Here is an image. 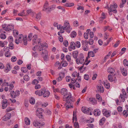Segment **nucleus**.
Here are the masks:
<instances>
[{
    "label": "nucleus",
    "instance_id": "obj_2",
    "mask_svg": "<svg viewBox=\"0 0 128 128\" xmlns=\"http://www.w3.org/2000/svg\"><path fill=\"white\" fill-rule=\"evenodd\" d=\"M64 100L65 101L66 103L69 104L71 102H73V99L72 95L70 93H68L67 96L64 97Z\"/></svg>",
    "mask_w": 128,
    "mask_h": 128
},
{
    "label": "nucleus",
    "instance_id": "obj_61",
    "mask_svg": "<svg viewBox=\"0 0 128 128\" xmlns=\"http://www.w3.org/2000/svg\"><path fill=\"white\" fill-rule=\"evenodd\" d=\"M32 33H30L29 34L28 37V41H30L32 36Z\"/></svg>",
    "mask_w": 128,
    "mask_h": 128
},
{
    "label": "nucleus",
    "instance_id": "obj_42",
    "mask_svg": "<svg viewBox=\"0 0 128 128\" xmlns=\"http://www.w3.org/2000/svg\"><path fill=\"white\" fill-rule=\"evenodd\" d=\"M6 35L2 33L0 34V38L2 39H4L6 38Z\"/></svg>",
    "mask_w": 128,
    "mask_h": 128
},
{
    "label": "nucleus",
    "instance_id": "obj_16",
    "mask_svg": "<svg viewBox=\"0 0 128 128\" xmlns=\"http://www.w3.org/2000/svg\"><path fill=\"white\" fill-rule=\"evenodd\" d=\"M65 74L64 72H60L59 74V76L57 79L58 82H60L62 80V78L64 77Z\"/></svg>",
    "mask_w": 128,
    "mask_h": 128
},
{
    "label": "nucleus",
    "instance_id": "obj_13",
    "mask_svg": "<svg viewBox=\"0 0 128 128\" xmlns=\"http://www.w3.org/2000/svg\"><path fill=\"white\" fill-rule=\"evenodd\" d=\"M14 28V25L11 24H10L7 25L6 27V31H11L13 30Z\"/></svg>",
    "mask_w": 128,
    "mask_h": 128
},
{
    "label": "nucleus",
    "instance_id": "obj_22",
    "mask_svg": "<svg viewBox=\"0 0 128 128\" xmlns=\"http://www.w3.org/2000/svg\"><path fill=\"white\" fill-rule=\"evenodd\" d=\"M101 113V112L98 109L94 110V116H99Z\"/></svg>",
    "mask_w": 128,
    "mask_h": 128
},
{
    "label": "nucleus",
    "instance_id": "obj_31",
    "mask_svg": "<svg viewBox=\"0 0 128 128\" xmlns=\"http://www.w3.org/2000/svg\"><path fill=\"white\" fill-rule=\"evenodd\" d=\"M106 121V119L104 117L100 119L99 121V124L100 125H102Z\"/></svg>",
    "mask_w": 128,
    "mask_h": 128
},
{
    "label": "nucleus",
    "instance_id": "obj_24",
    "mask_svg": "<svg viewBox=\"0 0 128 128\" xmlns=\"http://www.w3.org/2000/svg\"><path fill=\"white\" fill-rule=\"evenodd\" d=\"M121 71L123 76H126L127 75V70L124 68H120Z\"/></svg>",
    "mask_w": 128,
    "mask_h": 128
},
{
    "label": "nucleus",
    "instance_id": "obj_15",
    "mask_svg": "<svg viewBox=\"0 0 128 128\" xmlns=\"http://www.w3.org/2000/svg\"><path fill=\"white\" fill-rule=\"evenodd\" d=\"M107 71L109 73L112 74L113 76L115 75L116 73L114 70L113 68L110 67L107 70Z\"/></svg>",
    "mask_w": 128,
    "mask_h": 128
},
{
    "label": "nucleus",
    "instance_id": "obj_46",
    "mask_svg": "<svg viewBox=\"0 0 128 128\" xmlns=\"http://www.w3.org/2000/svg\"><path fill=\"white\" fill-rule=\"evenodd\" d=\"M104 85L107 89H109L110 87V84L109 83H107L105 82L104 83Z\"/></svg>",
    "mask_w": 128,
    "mask_h": 128
},
{
    "label": "nucleus",
    "instance_id": "obj_44",
    "mask_svg": "<svg viewBox=\"0 0 128 128\" xmlns=\"http://www.w3.org/2000/svg\"><path fill=\"white\" fill-rule=\"evenodd\" d=\"M50 8L49 7H48L47 8H46L45 9H43V10L45 11L47 13H48L52 10L50 9Z\"/></svg>",
    "mask_w": 128,
    "mask_h": 128
},
{
    "label": "nucleus",
    "instance_id": "obj_49",
    "mask_svg": "<svg viewBox=\"0 0 128 128\" xmlns=\"http://www.w3.org/2000/svg\"><path fill=\"white\" fill-rule=\"evenodd\" d=\"M24 11V10H23L22 12L18 13V15L20 16H25V14Z\"/></svg>",
    "mask_w": 128,
    "mask_h": 128
},
{
    "label": "nucleus",
    "instance_id": "obj_50",
    "mask_svg": "<svg viewBox=\"0 0 128 128\" xmlns=\"http://www.w3.org/2000/svg\"><path fill=\"white\" fill-rule=\"evenodd\" d=\"M124 64V66H128V62L126 59H124L123 61Z\"/></svg>",
    "mask_w": 128,
    "mask_h": 128
},
{
    "label": "nucleus",
    "instance_id": "obj_25",
    "mask_svg": "<svg viewBox=\"0 0 128 128\" xmlns=\"http://www.w3.org/2000/svg\"><path fill=\"white\" fill-rule=\"evenodd\" d=\"M78 51H74L72 53V56L74 58L76 59L78 55Z\"/></svg>",
    "mask_w": 128,
    "mask_h": 128
},
{
    "label": "nucleus",
    "instance_id": "obj_32",
    "mask_svg": "<svg viewBox=\"0 0 128 128\" xmlns=\"http://www.w3.org/2000/svg\"><path fill=\"white\" fill-rule=\"evenodd\" d=\"M74 5V4L72 3H66L64 4L65 6L66 7L72 6Z\"/></svg>",
    "mask_w": 128,
    "mask_h": 128
},
{
    "label": "nucleus",
    "instance_id": "obj_11",
    "mask_svg": "<svg viewBox=\"0 0 128 128\" xmlns=\"http://www.w3.org/2000/svg\"><path fill=\"white\" fill-rule=\"evenodd\" d=\"M24 36L22 34H20L18 40L16 39L15 40V43L16 44H19V42H21L22 40H23L24 38Z\"/></svg>",
    "mask_w": 128,
    "mask_h": 128
},
{
    "label": "nucleus",
    "instance_id": "obj_48",
    "mask_svg": "<svg viewBox=\"0 0 128 128\" xmlns=\"http://www.w3.org/2000/svg\"><path fill=\"white\" fill-rule=\"evenodd\" d=\"M96 98L100 101L102 100L101 96L99 94H96Z\"/></svg>",
    "mask_w": 128,
    "mask_h": 128
},
{
    "label": "nucleus",
    "instance_id": "obj_57",
    "mask_svg": "<svg viewBox=\"0 0 128 128\" xmlns=\"http://www.w3.org/2000/svg\"><path fill=\"white\" fill-rule=\"evenodd\" d=\"M70 105H67L66 106V109L67 110L69 108H70L73 107L72 104L70 102Z\"/></svg>",
    "mask_w": 128,
    "mask_h": 128
},
{
    "label": "nucleus",
    "instance_id": "obj_35",
    "mask_svg": "<svg viewBox=\"0 0 128 128\" xmlns=\"http://www.w3.org/2000/svg\"><path fill=\"white\" fill-rule=\"evenodd\" d=\"M47 44L46 43H44V44H42L40 46L38 49L40 51H41L42 50V48L43 47H46Z\"/></svg>",
    "mask_w": 128,
    "mask_h": 128
},
{
    "label": "nucleus",
    "instance_id": "obj_23",
    "mask_svg": "<svg viewBox=\"0 0 128 128\" xmlns=\"http://www.w3.org/2000/svg\"><path fill=\"white\" fill-rule=\"evenodd\" d=\"M38 36L36 35H34L33 36V39L32 40V44L33 45H34L36 44L37 42V40L36 39H37Z\"/></svg>",
    "mask_w": 128,
    "mask_h": 128
},
{
    "label": "nucleus",
    "instance_id": "obj_63",
    "mask_svg": "<svg viewBox=\"0 0 128 128\" xmlns=\"http://www.w3.org/2000/svg\"><path fill=\"white\" fill-rule=\"evenodd\" d=\"M68 65V63L66 61H64L63 62L62 64V66H63L65 67L66 66Z\"/></svg>",
    "mask_w": 128,
    "mask_h": 128
},
{
    "label": "nucleus",
    "instance_id": "obj_10",
    "mask_svg": "<svg viewBox=\"0 0 128 128\" xmlns=\"http://www.w3.org/2000/svg\"><path fill=\"white\" fill-rule=\"evenodd\" d=\"M87 100L90 103L92 104H96V100L95 98H88Z\"/></svg>",
    "mask_w": 128,
    "mask_h": 128
},
{
    "label": "nucleus",
    "instance_id": "obj_30",
    "mask_svg": "<svg viewBox=\"0 0 128 128\" xmlns=\"http://www.w3.org/2000/svg\"><path fill=\"white\" fill-rule=\"evenodd\" d=\"M94 54V52L92 51H90V52H88V58H90V57H94L95 56Z\"/></svg>",
    "mask_w": 128,
    "mask_h": 128
},
{
    "label": "nucleus",
    "instance_id": "obj_14",
    "mask_svg": "<svg viewBox=\"0 0 128 128\" xmlns=\"http://www.w3.org/2000/svg\"><path fill=\"white\" fill-rule=\"evenodd\" d=\"M110 112L109 111H108L105 109H104L102 110V113L103 115L106 117H108L110 116Z\"/></svg>",
    "mask_w": 128,
    "mask_h": 128
},
{
    "label": "nucleus",
    "instance_id": "obj_51",
    "mask_svg": "<svg viewBox=\"0 0 128 128\" xmlns=\"http://www.w3.org/2000/svg\"><path fill=\"white\" fill-rule=\"evenodd\" d=\"M8 40L10 43H12L13 41V38L12 36H10L8 37Z\"/></svg>",
    "mask_w": 128,
    "mask_h": 128
},
{
    "label": "nucleus",
    "instance_id": "obj_26",
    "mask_svg": "<svg viewBox=\"0 0 128 128\" xmlns=\"http://www.w3.org/2000/svg\"><path fill=\"white\" fill-rule=\"evenodd\" d=\"M26 12L28 14L32 16L34 14V12L31 9H29L26 10Z\"/></svg>",
    "mask_w": 128,
    "mask_h": 128
},
{
    "label": "nucleus",
    "instance_id": "obj_52",
    "mask_svg": "<svg viewBox=\"0 0 128 128\" xmlns=\"http://www.w3.org/2000/svg\"><path fill=\"white\" fill-rule=\"evenodd\" d=\"M123 114L124 116L126 117H127L128 116V114L127 111L125 110H124L123 112Z\"/></svg>",
    "mask_w": 128,
    "mask_h": 128
},
{
    "label": "nucleus",
    "instance_id": "obj_59",
    "mask_svg": "<svg viewBox=\"0 0 128 128\" xmlns=\"http://www.w3.org/2000/svg\"><path fill=\"white\" fill-rule=\"evenodd\" d=\"M42 53L44 55L48 54L47 51L46 50H42Z\"/></svg>",
    "mask_w": 128,
    "mask_h": 128
},
{
    "label": "nucleus",
    "instance_id": "obj_47",
    "mask_svg": "<svg viewBox=\"0 0 128 128\" xmlns=\"http://www.w3.org/2000/svg\"><path fill=\"white\" fill-rule=\"evenodd\" d=\"M76 32L74 31H73L71 34V36L72 38H74L76 36Z\"/></svg>",
    "mask_w": 128,
    "mask_h": 128
},
{
    "label": "nucleus",
    "instance_id": "obj_34",
    "mask_svg": "<svg viewBox=\"0 0 128 128\" xmlns=\"http://www.w3.org/2000/svg\"><path fill=\"white\" fill-rule=\"evenodd\" d=\"M4 55L6 57H10L11 56L12 54L9 51H7V52H5Z\"/></svg>",
    "mask_w": 128,
    "mask_h": 128
},
{
    "label": "nucleus",
    "instance_id": "obj_55",
    "mask_svg": "<svg viewBox=\"0 0 128 128\" xmlns=\"http://www.w3.org/2000/svg\"><path fill=\"white\" fill-rule=\"evenodd\" d=\"M66 58L67 61L69 62L71 61V57L69 55H67L66 56Z\"/></svg>",
    "mask_w": 128,
    "mask_h": 128
},
{
    "label": "nucleus",
    "instance_id": "obj_17",
    "mask_svg": "<svg viewBox=\"0 0 128 128\" xmlns=\"http://www.w3.org/2000/svg\"><path fill=\"white\" fill-rule=\"evenodd\" d=\"M11 115L10 114H6L3 118V120L4 121H7L9 120L11 117Z\"/></svg>",
    "mask_w": 128,
    "mask_h": 128
},
{
    "label": "nucleus",
    "instance_id": "obj_36",
    "mask_svg": "<svg viewBox=\"0 0 128 128\" xmlns=\"http://www.w3.org/2000/svg\"><path fill=\"white\" fill-rule=\"evenodd\" d=\"M27 36H25L23 40L24 44L26 45L27 44Z\"/></svg>",
    "mask_w": 128,
    "mask_h": 128
},
{
    "label": "nucleus",
    "instance_id": "obj_45",
    "mask_svg": "<svg viewBox=\"0 0 128 128\" xmlns=\"http://www.w3.org/2000/svg\"><path fill=\"white\" fill-rule=\"evenodd\" d=\"M102 16L100 18V20L101 21H102L105 18V15L104 13L103 12H102Z\"/></svg>",
    "mask_w": 128,
    "mask_h": 128
},
{
    "label": "nucleus",
    "instance_id": "obj_43",
    "mask_svg": "<svg viewBox=\"0 0 128 128\" xmlns=\"http://www.w3.org/2000/svg\"><path fill=\"white\" fill-rule=\"evenodd\" d=\"M13 35L14 36H16L18 34V32L16 30H14L13 31Z\"/></svg>",
    "mask_w": 128,
    "mask_h": 128
},
{
    "label": "nucleus",
    "instance_id": "obj_7",
    "mask_svg": "<svg viewBox=\"0 0 128 128\" xmlns=\"http://www.w3.org/2000/svg\"><path fill=\"white\" fill-rule=\"evenodd\" d=\"M20 94V92L19 90H16L15 92L14 91H12L10 93V94L12 98H15L16 97L18 96Z\"/></svg>",
    "mask_w": 128,
    "mask_h": 128
},
{
    "label": "nucleus",
    "instance_id": "obj_19",
    "mask_svg": "<svg viewBox=\"0 0 128 128\" xmlns=\"http://www.w3.org/2000/svg\"><path fill=\"white\" fill-rule=\"evenodd\" d=\"M97 90L96 91L98 92L103 93L104 91V89L103 86H97L96 87Z\"/></svg>",
    "mask_w": 128,
    "mask_h": 128
},
{
    "label": "nucleus",
    "instance_id": "obj_20",
    "mask_svg": "<svg viewBox=\"0 0 128 128\" xmlns=\"http://www.w3.org/2000/svg\"><path fill=\"white\" fill-rule=\"evenodd\" d=\"M60 92L61 94L63 95L64 96H67L68 94V91L65 88H63L61 90Z\"/></svg>",
    "mask_w": 128,
    "mask_h": 128
},
{
    "label": "nucleus",
    "instance_id": "obj_39",
    "mask_svg": "<svg viewBox=\"0 0 128 128\" xmlns=\"http://www.w3.org/2000/svg\"><path fill=\"white\" fill-rule=\"evenodd\" d=\"M21 71L23 73H26L28 71V70L26 67H22L21 69Z\"/></svg>",
    "mask_w": 128,
    "mask_h": 128
},
{
    "label": "nucleus",
    "instance_id": "obj_41",
    "mask_svg": "<svg viewBox=\"0 0 128 128\" xmlns=\"http://www.w3.org/2000/svg\"><path fill=\"white\" fill-rule=\"evenodd\" d=\"M29 102L31 104H34L35 102L34 99L33 98H31L29 100Z\"/></svg>",
    "mask_w": 128,
    "mask_h": 128
},
{
    "label": "nucleus",
    "instance_id": "obj_64",
    "mask_svg": "<svg viewBox=\"0 0 128 128\" xmlns=\"http://www.w3.org/2000/svg\"><path fill=\"white\" fill-rule=\"evenodd\" d=\"M84 79L86 80H88L89 78V76L87 74H85L84 75Z\"/></svg>",
    "mask_w": 128,
    "mask_h": 128
},
{
    "label": "nucleus",
    "instance_id": "obj_1",
    "mask_svg": "<svg viewBox=\"0 0 128 128\" xmlns=\"http://www.w3.org/2000/svg\"><path fill=\"white\" fill-rule=\"evenodd\" d=\"M88 60V58L87 57L85 60L83 54H80L78 58L76 59V61L77 64H83V65H84L85 64V62H86Z\"/></svg>",
    "mask_w": 128,
    "mask_h": 128
},
{
    "label": "nucleus",
    "instance_id": "obj_37",
    "mask_svg": "<svg viewBox=\"0 0 128 128\" xmlns=\"http://www.w3.org/2000/svg\"><path fill=\"white\" fill-rule=\"evenodd\" d=\"M76 46L77 48H80L81 46V44L79 41H76L75 42Z\"/></svg>",
    "mask_w": 128,
    "mask_h": 128
},
{
    "label": "nucleus",
    "instance_id": "obj_8",
    "mask_svg": "<svg viewBox=\"0 0 128 128\" xmlns=\"http://www.w3.org/2000/svg\"><path fill=\"white\" fill-rule=\"evenodd\" d=\"M8 102L7 100L4 99L1 102L2 108L4 109L6 108L8 106Z\"/></svg>",
    "mask_w": 128,
    "mask_h": 128
},
{
    "label": "nucleus",
    "instance_id": "obj_27",
    "mask_svg": "<svg viewBox=\"0 0 128 128\" xmlns=\"http://www.w3.org/2000/svg\"><path fill=\"white\" fill-rule=\"evenodd\" d=\"M76 46L75 42H70V47L72 49L74 50H75L76 49Z\"/></svg>",
    "mask_w": 128,
    "mask_h": 128
},
{
    "label": "nucleus",
    "instance_id": "obj_58",
    "mask_svg": "<svg viewBox=\"0 0 128 128\" xmlns=\"http://www.w3.org/2000/svg\"><path fill=\"white\" fill-rule=\"evenodd\" d=\"M16 57L15 56L12 57L11 58V61L13 62H16Z\"/></svg>",
    "mask_w": 128,
    "mask_h": 128
},
{
    "label": "nucleus",
    "instance_id": "obj_6",
    "mask_svg": "<svg viewBox=\"0 0 128 128\" xmlns=\"http://www.w3.org/2000/svg\"><path fill=\"white\" fill-rule=\"evenodd\" d=\"M44 123L43 122H40L37 121H34L33 122V125L37 128H40L42 126H44Z\"/></svg>",
    "mask_w": 128,
    "mask_h": 128
},
{
    "label": "nucleus",
    "instance_id": "obj_9",
    "mask_svg": "<svg viewBox=\"0 0 128 128\" xmlns=\"http://www.w3.org/2000/svg\"><path fill=\"white\" fill-rule=\"evenodd\" d=\"M115 75L113 76V75L111 74H109L108 76V80L110 82H112L114 81V82H116V77L114 76Z\"/></svg>",
    "mask_w": 128,
    "mask_h": 128
},
{
    "label": "nucleus",
    "instance_id": "obj_56",
    "mask_svg": "<svg viewBox=\"0 0 128 128\" xmlns=\"http://www.w3.org/2000/svg\"><path fill=\"white\" fill-rule=\"evenodd\" d=\"M78 74L76 72H74L73 73L72 75V76L73 78H75L78 75Z\"/></svg>",
    "mask_w": 128,
    "mask_h": 128
},
{
    "label": "nucleus",
    "instance_id": "obj_33",
    "mask_svg": "<svg viewBox=\"0 0 128 128\" xmlns=\"http://www.w3.org/2000/svg\"><path fill=\"white\" fill-rule=\"evenodd\" d=\"M41 17V15L40 14L38 13L36 14V21H38L40 20Z\"/></svg>",
    "mask_w": 128,
    "mask_h": 128
},
{
    "label": "nucleus",
    "instance_id": "obj_5",
    "mask_svg": "<svg viewBox=\"0 0 128 128\" xmlns=\"http://www.w3.org/2000/svg\"><path fill=\"white\" fill-rule=\"evenodd\" d=\"M62 28H64L68 32L70 33V32L71 28H70L69 23L67 21H65L64 26H62Z\"/></svg>",
    "mask_w": 128,
    "mask_h": 128
},
{
    "label": "nucleus",
    "instance_id": "obj_21",
    "mask_svg": "<svg viewBox=\"0 0 128 128\" xmlns=\"http://www.w3.org/2000/svg\"><path fill=\"white\" fill-rule=\"evenodd\" d=\"M50 94V93L48 91H46V90L44 89V91L43 94V96L44 98L48 97Z\"/></svg>",
    "mask_w": 128,
    "mask_h": 128
},
{
    "label": "nucleus",
    "instance_id": "obj_38",
    "mask_svg": "<svg viewBox=\"0 0 128 128\" xmlns=\"http://www.w3.org/2000/svg\"><path fill=\"white\" fill-rule=\"evenodd\" d=\"M43 112V110L41 108H38L37 109L36 113L41 114Z\"/></svg>",
    "mask_w": 128,
    "mask_h": 128
},
{
    "label": "nucleus",
    "instance_id": "obj_40",
    "mask_svg": "<svg viewBox=\"0 0 128 128\" xmlns=\"http://www.w3.org/2000/svg\"><path fill=\"white\" fill-rule=\"evenodd\" d=\"M24 80L26 81L29 80L30 78L29 76L27 75H24Z\"/></svg>",
    "mask_w": 128,
    "mask_h": 128
},
{
    "label": "nucleus",
    "instance_id": "obj_3",
    "mask_svg": "<svg viewBox=\"0 0 128 128\" xmlns=\"http://www.w3.org/2000/svg\"><path fill=\"white\" fill-rule=\"evenodd\" d=\"M117 6L116 4H114L113 5H110V7L107 6L105 7V8L107 9L108 11H112L114 13L116 14L117 12V10L116 8H117Z\"/></svg>",
    "mask_w": 128,
    "mask_h": 128
},
{
    "label": "nucleus",
    "instance_id": "obj_4",
    "mask_svg": "<svg viewBox=\"0 0 128 128\" xmlns=\"http://www.w3.org/2000/svg\"><path fill=\"white\" fill-rule=\"evenodd\" d=\"M82 111L84 113L92 115V109L90 108H88L85 106H83L81 108Z\"/></svg>",
    "mask_w": 128,
    "mask_h": 128
},
{
    "label": "nucleus",
    "instance_id": "obj_62",
    "mask_svg": "<svg viewBox=\"0 0 128 128\" xmlns=\"http://www.w3.org/2000/svg\"><path fill=\"white\" fill-rule=\"evenodd\" d=\"M74 26L75 27H77L78 26V22L76 20L73 23Z\"/></svg>",
    "mask_w": 128,
    "mask_h": 128
},
{
    "label": "nucleus",
    "instance_id": "obj_53",
    "mask_svg": "<svg viewBox=\"0 0 128 128\" xmlns=\"http://www.w3.org/2000/svg\"><path fill=\"white\" fill-rule=\"evenodd\" d=\"M14 46L13 44L12 43H10V44L9 45V48L10 49H12L14 48Z\"/></svg>",
    "mask_w": 128,
    "mask_h": 128
},
{
    "label": "nucleus",
    "instance_id": "obj_12",
    "mask_svg": "<svg viewBox=\"0 0 128 128\" xmlns=\"http://www.w3.org/2000/svg\"><path fill=\"white\" fill-rule=\"evenodd\" d=\"M82 44H83V49L85 51H87L88 50V48L86 45V44H85V43L86 44V43H88V42L85 40L84 41V40H82Z\"/></svg>",
    "mask_w": 128,
    "mask_h": 128
},
{
    "label": "nucleus",
    "instance_id": "obj_54",
    "mask_svg": "<svg viewBox=\"0 0 128 128\" xmlns=\"http://www.w3.org/2000/svg\"><path fill=\"white\" fill-rule=\"evenodd\" d=\"M74 126L75 127V128H79V125L77 122H75L74 123Z\"/></svg>",
    "mask_w": 128,
    "mask_h": 128
},
{
    "label": "nucleus",
    "instance_id": "obj_60",
    "mask_svg": "<svg viewBox=\"0 0 128 128\" xmlns=\"http://www.w3.org/2000/svg\"><path fill=\"white\" fill-rule=\"evenodd\" d=\"M48 6V2H45L44 6V8L43 9H45L46 8H48L47 7Z\"/></svg>",
    "mask_w": 128,
    "mask_h": 128
},
{
    "label": "nucleus",
    "instance_id": "obj_28",
    "mask_svg": "<svg viewBox=\"0 0 128 128\" xmlns=\"http://www.w3.org/2000/svg\"><path fill=\"white\" fill-rule=\"evenodd\" d=\"M24 122L25 124L27 125H28L30 124V119L27 117L25 118H24Z\"/></svg>",
    "mask_w": 128,
    "mask_h": 128
},
{
    "label": "nucleus",
    "instance_id": "obj_18",
    "mask_svg": "<svg viewBox=\"0 0 128 128\" xmlns=\"http://www.w3.org/2000/svg\"><path fill=\"white\" fill-rule=\"evenodd\" d=\"M44 91V89H42L40 90H36L35 92V94L36 95H38L39 96H41L42 95Z\"/></svg>",
    "mask_w": 128,
    "mask_h": 128
},
{
    "label": "nucleus",
    "instance_id": "obj_29",
    "mask_svg": "<svg viewBox=\"0 0 128 128\" xmlns=\"http://www.w3.org/2000/svg\"><path fill=\"white\" fill-rule=\"evenodd\" d=\"M120 100V101L124 102L125 101L124 96L122 94H120L119 97Z\"/></svg>",
    "mask_w": 128,
    "mask_h": 128
}]
</instances>
